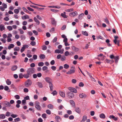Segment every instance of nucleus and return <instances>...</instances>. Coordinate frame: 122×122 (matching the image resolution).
<instances>
[{
  "label": "nucleus",
  "mask_w": 122,
  "mask_h": 122,
  "mask_svg": "<svg viewBox=\"0 0 122 122\" xmlns=\"http://www.w3.org/2000/svg\"><path fill=\"white\" fill-rule=\"evenodd\" d=\"M35 69L34 68H30L27 71V73L30 75L35 72Z\"/></svg>",
  "instance_id": "f257e3e1"
},
{
  "label": "nucleus",
  "mask_w": 122,
  "mask_h": 122,
  "mask_svg": "<svg viewBox=\"0 0 122 122\" xmlns=\"http://www.w3.org/2000/svg\"><path fill=\"white\" fill-rule=\"evenodd\" d=\"M32 83V81L29 79L27 80L25 83V85L26 87L30 86Z\"/></svg>",
  "instance_id": "f03ea898"
},
{
  "label": "nucleus",
  "mask_w": 122,
  "mask_h": 122,
  "mask_svg": "<svg viewBox=\"0 0 122 122\" xmlns=\"http://www.w3.org/2000/svg\"><path fill=\"white\" fill-rule=\"evenodd\" d=\"M78 15V13L76 11H75L72 12L70 13L69 14V16L72 17H73L77 16Z\"/></svg>",
  "instance_id": "7ed1b4c3"
},
{
  "label": "nucleus",
  "mask_w": 122,
  "mask_h": 122,
  "mask_svg": "<svg viewBox=\"0 0 122 122\" xmlns=\"http://www.w3.org/2000/svg\"><path fill=\"white\" fill-rule=\"evenodd\" d=\"M114 39L113 40V42L115 44H117L119 46L120 41L118 39V37L117 36H114Z\"/></svg>",
  "instance_id": "20e7f679"
},
{
  "label": "nucleus",
  "mask_w": 122,
  "mask_h": 122,
  "mask_svg": "<svg viewBox=\"0 0 122 122\" xmlns=\"http://www.w3.org/2000/svg\"><path fill=\"white\" fill-rule=\"evenodd\" d=\"M35 107L38 110H41V107L40 106V103L38 101H36L35 102Z\"/></svg>",
  "instance_id": "39448f33"
},
{
  "label": "nucleus",
  "mask_w": 122,
  "mask_h": 122,
  "mask_svg": "<svg viewBox=\"0 0 122 122\" xmlns=\"http://www.w3.org/2000/svg\"><path fill=\"white\" fill-rule=\"evenodd\" d=\"M68 97L70 98H72L74 97V94L71 92H68L67 93Z\"/></svg>",
  "instance_id": "423d86ee"
},
{
  "label": "nucleus",
  "mask_w": 122,
  "mask_h": 122,
  "mask_svg": "<svg viewBox=\"0 0 122 122\" xmlns=\"http://www.w3.org/2000/svg\"><path fill=\"white\" fill-rule=\"evenodd\" d=\"M79 97L81 98L84 99L87 97V96L86 94L82 93L79 94Z\"/></svg>",
  "instance_id": "0eeeda50"
},
{
  "label": "nucleus",
  "mask_w": 122,
  "mask_h": 122,
  "mask_svg": "<svg viewBox=\"0 0 122 122\" xmlns=\"http://www.w3.org/2000/svg\"><path fill=\"white\" fill-rule=\"evenodd\" d=\"M68 90L71 92L74 93L77 92V90L76 89L74 88L70 87L68 88Z\"/></svg>",
  "instance_id": "6e6552de"
},
{
  "label": "nucleus",
  "mask_w": 122,
  "mask_h": 122,
  "mask_svg": "<svg viewBox=\"0 0 122 122\" xmlns=\"http://www.w3.org/2000/svg\"><path fill=\"white\" fill-rule=\"evenodd\" d=\"M75 71L74 70L70 69L66 72V74L69 75H71L74 73Z\"/></svg>",
  "instance_id": "1a4fd4ad"
},
{
  "label": "nucleus",
  "mask_w": 122,
  "mask_h": 122,
  "mask_svg": "<svg viewBox=\"0 0 122 122\" xmlns=\"http://www.w3.org/2000/svg\"><path fill=\"white\" fill-rule=\"evenodd\" d=\"M64 51V50L63 49L60 50L56 49L55 51V52L58 54L60 53L62 54L63 53Z\"/></svg>",
  "instance_id": "9d476101"
},
{
  "label": "nucleus",
  "mask_w": 122,
  "mask_h": 122,
  "mask_svg": "<svg viewBox=\"0 0 122 122\" xmlns=\"http://www.w3.org/2000/svg\"><path fill=\"white\" fill-rule=\"evenodd\" d=\"M29 47V46L27 45H23L20 50V51L22 53L26 48H28Z\"/></svg>",
  "instance_id": "9b49d317"
},
{
  "label": "nucleus",
  "mask_w": 122,
  "mask_h": 122,
  "mask_svg": "<svg viewBox=\"0 0 122 122\" xmlns=\"http://www.w3.org/2000/svg\"><path fill=\"white\" fill-rule=\"evenodd\" d=\"M45 81L49 83L51 82L52 80L49 77H47L45 78Z\"/></svg>",
  "instance_id": "f8f14e48"
},
{
  "label": "nucleus",
  "mask_w": 122,
  "mask_h": 122,
  "mask_svg": "<svg viewBox=\"0 0 122 122\" xmlns=\"http://www.w3.org/2000/svg\"><path fill=\"white\" fill-rule=\"evenodd\" d=\"M109 118L111 119H112L115 121H116L117 120L118 118L117 117H115L113 115H110L109 117Z\"/></svg>",
  "instance_id": "ddd939ff"
},
{
  "label": "nucleus",
  "mask_w": 122,
  "mask_h": 122,
  "mask_svg": "<svg viewBox=\"0 0 122 122\" xmlns=\"http://www.w3.org/2000/svg\"><path fill=\"white\" fill-rule=\"evenodd\" d=\"M84 15V14L83 13H81L79 14L78 17V18L79 19L81 20Z\"/></svg>",
  "instance_id": "4468645a"
},
{
  "label": "nucleus",
  "mask_w": 122,
  "mask_h": 122,
  "mask_svg": "<svg viewBox=\"0 0 122 122\" xmlns=\"http://www.w3.org/2000/svg\"><path fill=\"white\" fill-rule=\"evenodd\" d=\"M61 36L62 38H64L63 41L64 42L67 41L68 39L65 35H62Z\"/></svg>",
  "instance_id": "2eb2a0df"
},
{
  "label": "nucleus",
  "mask_w": 122,
  "mask_h": 122,
  "mask_svg": "<svg viewBox=\"0 0 122 122\" xmlns=\"http://www.w3.org/2000/svg\"><path fill=\"white\" fill-rule=\"evenodd\" d=\"M72 50L75 52H78L79 50V48L75 47L74 46H72Z\"/></svg>",
  "instance_id": "dca6fc26"
},
{
  "label": "nucleus",
  "mask_w": 122,
  "mask_h": 122,
  "mask_svg": "<svg viewBox=\"0 0 122 122\" xmlns=\"http://www.w3.org/2000/svg\"><path fill=\"white\" fill-rule=\"evenodd\" d=\"M42 70L44 71H45L46 72H49V70L48 69V67L46 66H44L42 68Z\"/></svg>",
  "instance_id": "f3484780"
},
{
  "label": "nucleus",
  "mask_w": 122,
  "mask_h": 122,
  "mask_svg": "<svg viewBox=\"0 0 122 122\" xmlns=\"http://www.w3.org/2000/svg\"><path fill=\"white\" fill-rule=\"evenodd\" d=\"M22 19L23 20H26L27 19H29V16L27 15H25L21 17Z\"/></svg>",
  "instance_id": "a211bd4d"
},
{
  "label": "nucleus",
  "mask_w": 122,
  "mask_h": 122,
  "mask_svg": "<svg viewBox=\"0 0 122 122\" xmlns=\"http://www.w3.org/2000/svg\"><path fill=\"white\" fill-rule=\"evenodd\" d=\"M51 23L53 25H56V22L55 21L54 19L51 18Z\"/></svg>",
  "instance_id": "6ab92c4d"
},
{
  "label": "nucleus",
  "mask_w": 122,
  "mask_h": 122,
  "mask_svg": "<svg viewBox=\"0 0 122 122\" xmlns=\"http://www.w3.org/2000/svg\"><path fill=\"white\" fill-rule=\"evenodd\" d=\"M61 16L65 18H67V16L66 15V13L65 12H64L63 13H61Z\"/></svg>",
  "instance_id": "aec40b11"
},
{
  "label": "nucleus",
  "mask_w": 122,
  "mask_h": 122,
  "mask_svg": "<svg viewBox=\"0 0 122 122\" xmlns=\"http://www.w3.org/2000/svg\"><path fill=\"white\" fill-rule=\"evenodd\" d=\"M49 86L50 90L52 91L53 90V85L51 82L49 83Z\"/></svg>",
  "instance_id": "412c9836"
},
{
  "label": "nucleus",
  "mask_w": 122,
  "mask_h": 122,
  "mask_svg": "<svg viewBox=\"0 0 122 122\" xmlns=\"http://www.w3.org/2000/svg\"><path fill=\"white\" fill-rule=\"evenodd\" d=\"M5 27L4 25L2 24L0 25V30L3 31L5 30Z\"/></svg>",
  "instance_id": "4be33fe9"
},
{
  "label": "nucleus",
  "mask_w": 122,
  "mask_h": 122,
  "mask_svg": "<svg viewBox=\"0 0 122 122\" xmlns=\"http://www.w3.org/2000/svg\"><path fill=\"white\" fill-rule=\"evenodd\" d=\"M59 94L60 95L63 97H65V93L63 92L60 91L59 92Z\"/></svg>",
  "instance_id": "5701e85b"
},
{
  "label": "nucleus",
  "mask_w": 122,
  "mask_h": 122,
  "mask_svg": "<svg viewBox=\"0 0 122 122\" xmlns=\"http://www.w3.org/2000/svg\"><path fill=\"white\" fill-rule=\"evenodd\" d=\"M73 10L74 9L73 8H71L69 9H66L65 10L66 12H71L73 11Z\"/></svg>",
  "instance_id": "b1692460"
},
{
  "label": "nucleus",
  "mask_w": 122,
  "mask_h": 122,
  "mask_svg": "<svg viewBox=\"0 0 122 122\" xmlns=\"http://www.w3.org/2000/svg\"><path fill=\"white\" fill-rule=\"evenodd\" d=\"M17 68V66L16 65H15L12 67L11 68V70L12 71H15L16 70Z\"/></svg>",
  "instance_id": "393cba45"
},
{
  "label": "nucleus",
  "mask_w": 122,
  "mask_h": 122,
  "mask_svg": "<svg viewBox=\"0 0 122 122\" xmlns=\"http://www.w3.org/2000/svg\"><path fill=\"white\" fill-rule=\"evenodd\" d=\"M34 20L36 22V24L37 25H39L40 24V22L37 19L36 17H35L34 18Z\"/></svg>",
  "instance_id": "a878e982"
},
{
  "label": "nucleus",
  "mask_w": 122,
  "mask_h": 122,
  "mask_svg": "<svg viewBox=\"0 0 122 122\" xmlns=\"http://www.w3.org/2000/svg\"><path fill=\"white\" fill-rule=\"evenodd\" d=\"M76 111L78 113H80L81 112V110L79 107H76L75 109Z\"/></svg>",
  "instance_id": "bb28decb"
},
{
  "label": "nucleus",
  "mask_w": 122,
  "mask_h": 122,
  "mask_svg": "<svg viewBox=\"0 0 122 122\" xmlns=\"http://www.w3.org/2000/svg\"><path fill=\"white\" fill-rule=\"evenodd\" d=\"M14 46V45L13 44H10L8 46V48L9 50L11 48H13Z\"/></svg>",
  "instance_id": "cd10ccee"
},
{
  "label": "nucleus",
  "mask_w": 122,
  "mask_h": 122,
  "mask_svg": "<svg viewBox=\"0 0 122 122\" xmlns=\"http://www.w3.org/2000/svg\"><path fill=\"white\" fill-rule=\"evenodd\" d=\"M87 118V116L86 115L84 116L83 117V118L81 122H84L86 119Z\"/></svg>",
  "instance_id": "c85d7f7f"
},
{
  "label": "nucleus",
  "mask_w": 122,
  "mask_h": 122,
  "mask_svg": "<svg viewBox=\"0 0 122 122\" xmlns=\"http://www.w3.org/2000/svg\"><path fill=\"white\" fill-rule=\"evenodd\" d=\"M47 107L50 109H52L53 108V106L51 104H49L47 105Z\"/></svg>",
  "instance_id": "c756f323"
},
{
  "label": "nucleus",
  "mask_w": 122,
  "mask_h": 122,
  "mask_svg": "<svg viewBox=\"0 0 122 122\" xmlns=\"http://www.w3.org/2000/svg\"><path fill=\"white\" fill-rule=\"evenodd\" d=\"M70 103L71 104L73 107L75 105V104L74 102L72 100H71L70 101Z\"/></svg>",
  "instance_id": "7c9ffc66"
},
{
  "label": "nucleus",
  "mask_w": 122,
  "mask_h": 122,
  "mask_svg": "<svg viewBox=\"0 0 122 122\" xmlns=\"http://www.w3.org/2000/svg\"><path fill=\"white\" fill-rule=\"evenodd\" d=\"M99 117L101 118H105V115L103 113H101L99 115Z\"/></svg>",
  "instance_id": "2f4dec72"
},
{
  "label": "nucleus",
  "mask_w": 122,
  "mask_h": 122,
  "mask_svg": "<svg viewBox=\"0 0 122 122\" xmlns=\"http://www.w3.org/2000/svg\"><path fill=\"white\" fill-rule=\"evenodd\" d=\"M5 117V115L4 114H0V118L2 119H3Z\"/></svg>",
  "instance_id": "473e14b6"
},
{
  "label": "nucleus",
  "mask_w": 122,
  "mask_h": 122,
  "mask_svg": "<svg viewBox=\"0 0 122 122\" xmlns=\"http://www.w3.org/2000/svg\"><path fill=\"white\" fill-rule=\"evenodd\" d=\"M64 67L65 68L67 69L69 67V66L68 64H65L64 65Z\"/></svg>",
  "instance_id": "72a5a7b5"
},
{
  "label": "nucleus",
  "mask_w": 122,
  "mask_h": 122,
  "mask_svg": "<svg viewBox=\"0 0 122 122\" xmlns=\"http://www.w3.org/2000/svg\"><path fill=\"white\" fill-rule=\"evenodd\" d=\"M6 82L8 85H10L11 84V82L9 80L7 79L6 80Z\"/></svg>",
  "instance_id": "f704fd0d"
},
{
  "label": "nucleus",
  "mask_w": 122,
  "mask_h": 122,
  "mask_svg": "<svg viewBox=\"0 0 122 122\" xmlns=\"http://www.w3.org/2000/svg\"><path fill=\"white\" fill-rule=\"evenodd\" d=\"M7 28L9 31H11L13 30L12 26H8L7 27Z\"/></svg>",
  "instance_id": "c9c22d12"
},
{
  "label": "nucleus",
  "mask_w": 122,
  "mask_h": 122,
  "mask_svg": "<svg viewBox=\"0 0 122 122\" xmlns=\"http://www.w3.org/2000/svg\"><path fill=\"white\" fill-rule=\"evenodd\" d=\"M20 50V48L19 47L16 46L14 48V51H19Z\"/></svg>",
  "instance_id": "e433bc0d"
},
{
  "label": "nucleus",
  "mask_w": 122,
  "mask_h": 122,
  "mask_svg": "<svg viewBox=\"0 0 122 122\" xmlns=\"http://www.w3.org/2000/svg\"><path fill=\"white\" fill-rule=\"evenodd\" d=\"M61 60L62 61H64L66 60V57L64 56H62L61 57Z\"/></svg>",
  "instance_id": "4c0bfd02"
},
{
  "label": "nucleus",
  "mask_w": 122,
  "mask_h": 122,
  "mask_svg": "<svg viewBox=\"0 0 122 122\" xmlns=\"http://www.w3.org/2000/svg\"><path fill=\"white\" fill-rule=\"evenodd\" d=\"M65 55L66 56H68L70 55V53L68 51H66L65 53Z\"/></svg>",
  "instance_id": "58836bf2"
},
{
  "label": "nucleus",
  "mask_w": 122,
  "mask_h": 122,
  "mask_svg": "<svg viewBox=\"0 0 122 122\" xmlns=\"http://www.w3.org/2000/svg\"><path fill=\"white\" fill-rule=\"evenodd\" d=\"M44 65V63L43 62H40L38 64V65L39 66H42Z\"/></svg>",
  "instance_id": "ea45409f"
},
{
  "label": "nucleus",
  "mask_w": 122,
  "mask_h": 122,
  "mask_svg": "<svg viewBox=\"0 0 122 122\" xmlns=\"http://www.w3.org/2000/svg\"><path fill=\"white\" fill-rule=\"evenodd\" d=\"M30 75L27 73V74H25L24 75V77L25 78L27 79L29 77Z\"/></svg>",
  "instance_id": "a19ab883"
},
{
  "label": "nucleus",
  "mask_w": 122,
  "mask_h": 122,
  "mask_svg": "<svg viewBox=\"0 0 122 122\" xmlns=\"http://www.w3.org/2000/svg\"><path fill=\"white\" fill-rule=\"evenodd\" d=\"M14 12L15 13L18 14L19 12V11L18 9H16L14 10Z\"/></svg>",
  "instance_id": "79ce46f5"
},
{
  "label": "nucleus",
  "mask_w": 122,
  "mask_h": 122,
  "mask_svg": "<svg viewBox=\"0 0 122 122\" xmlns=\"http://www.w3.org/2000/svg\"><path fill=\"white\" fill-rule=\"evenodd\" d=\"M2 7L5 8H6L7 7V5L5 3H3L2 4Z\"/></svg>",
  "instance_id": "37998d69"
},
{
  "label": "nucleus",
  "mask_w": 122,
  "mask_h": 122,
  "mask_svg": "<svg viewBox=\"0 0 122 122\" xmlns=\"http://www.w3.org/2000/svg\"><path fill=\"white\" fill-rule=\"evenodd\" d=\"M82 34L83 35L86 36H87L88 35V33L86 31H82Z\"/></svg>",
  "instance_id": "c03bdc74"
},
{
  "label": "nucleus",
  "mask_w": 122,
  "mask_h": 122,
  "mask_svg": "<svg viewBox=\"0 0 122 122\" xmlns=\"http://www.w3.org/2000/svg\"><path fill=\"white\" fill-rule=\"evenodd\" d=\"M14 97L17 100L19 99L20 98V96L18 95H17L15 96Z\"/></svg>",
  "instance_id": "a18cd8bd"
},
{
  "label": "nucleus",
  "mask_w": 122,
  "mask_h": 122,
  "mask_svg": "<svg viewBox=\"0 0 122 122\" xmlns=\"http://www.w3.org/2000/svg\"><path fill=\"white\" fill-rule=\"evenodd\" d=\"M114 59L115 60V62L117 63V62L119 60L118 56H117L115 57Z\"/></svg>",
  "instance_id": "49530a36"
},
{
  "label": "nucleus",
  "mask_w": 122,
  "mask_h": 122,
  "mask_svg": "<svg viewBox=\"0 0 122 122\" xmlns=\"http://www.w3.org/2000/svg\"><path fill=\"white\" fill-rule=\"evenodd\" d=\"M51 94H52L53 96H54L57 94V92L56 91H54L51 93Z\"/></svg>",
  "instance_id": "de8ad7c7"
},
{
  "label": "nucleus",
  "mask_w": 122,
  "mask_h": 122,
  "mask_svg": "<svg viewBox=\"0 0 122 122\" xmlns=\"http://www.w3.org/2000/svg\"><path fill=\"white\" fill-rule=\"evenodd\" d=\"M40 57L41 59H43L45 58V56L44 54H41L40 55Z\"/></svg>",
  "instance_id": "09e8293b"
},
{
  "label": "nucleus",
  "mask_w": 122,
  "mask_h": 122,
  "mask_svg": "<svg viewBox=\"0 0 122 122\" xmlns=\"http://www.w3.org/2000/svg\"><path fill=\"white\" fill-rule=\"evenodd\" d=\"M5 104L6 105L7 107H10L11 106L10 103L8 102H5Z\"/></svg>",
  "instance_id": "8fccbe9b"
},
{
  "label": "nucleus",
  "mask_w": 122,
  "mask_h": 122,
  "mask_svg": "<svg viewBox=\"0 0 122 122\" xmlns=\"http://www.w3.org/2000/svg\"><path fill=\"white\" fill-rule=\"evenodd\" d=\"M37 84L40 87H42V86L41 83L38 82H37Z\"/></svg>",
  "instance_id": "3c124183"
},
{
  "label": "nucleus",
  "mask_w": 122,
  "mask_h": 122,
  "mask_svg": "<svg viewBox=\"0 0 122 122\" xmlns=\"http://www.w3.org/2000/svg\"><path fill=\"white\" fill-rule=\"evenodd\" d=\"M11 117L13 118H15L18 116V115L16 114H12L11 115Z\"/></svg>",
  "instance_id": "603ef678"
},
{
  "label": "nucleus",
  "mask_w": 122,
  "mask_h": 122,
  "mask_svg": "<svg viewBox=\"0 0 122 122\" xmlns=\"http://www.w3.org/2000/svg\"><path fill=\"white\" fill-rule=\"evenodd\" d=\"M27 9L31 11H34V10L33 9L29 7H28Z\"/></svg>",
  "instance_id": "864d4df0"
},
{
  "label": "nucleus",
  "mask_w": 122,
  "mask_h": 122,
  "mask_svg": "<svg viewBox=\"0 0 122 122\" xmlns=\"http://www.w3.org/2000/svg\"><path fill=\"white\" fill-rule=\"evenodd\" d=\"M98 56H102V57L103 58V59H101V60H104V57H105L104 56H103V55L102 54H100L98 55Z\"/></svg>",
  "instance_id": "5fc2aeb1"
},
{
  "label": "nucleus",
  "mask_w": 122,
  "mask_h": 122,
  "mask_svg": "<svg viewBox=\"0 0 122 122\" xmlns=\"http://www.w3.org/2000/svg\"><path fill=\"white\" fill-rule=\"evenodd\" d=\"M76 80L75 79H73L71 80V82L73 84L76 83Z\"/></svg>",
  "instance_id": "6e6d98bb"
},
{
  "label": "nucleus",
  "mask_w": 122,
  "mask_h": 122,
  "mask_svg": "<svg viewBox=\"0 0 122 122\" xmlns=\"http://www.w3.org/2000/svg\"><path fill=\"white\" fill-rule=\"evenodd\" d=\"M47 47L45 45L43 46H42V49L43 50H46L47 49Z\"/></svg>",
  "instance_id": "4d7b16f0"
},
{
  "label": "nucleus",
  "mask_w": 122,
  "mask_h": 122,
  "mask_svg": "<svg viewBox=\"0 0 122 122\" xmlns=\"http://www.w3.org/2000/svg\"><path fill=\"white\" fill-rule=\"evenodd\" d=\"M4 20L6 21H8L9 20V18L8 16H6L4 18Z\"/></svg>",
  "instance_id": "13d9d810"
},
{
  "label": "nucleus",
  "mask_w": 122,
  "mask_h": 122,
  "mask_svg": "<svg viewBox=\"0 0 122 122\" xmlns=\"http://www.w3.org/2000/svg\"><path fill=\"white\" fill-rule=\"evenodd\" d=\"M46 113L50 115L51 114V112L48 109L46 110Z\"/></svg>",
  "instance_id": "bf43d9fd"
},
{
  "label": "nucleus",
  "mask_w": 122,
  "mask_h": 122,
  "mask_svg": "<svg viewBox=\"0 0 122 122\" xmlns=\"http://www.w3.org/2000/svg\"><path fill=\"white\" fill-rule=\"evenodd\" d=\"M27 22L26 21H24L23 22L22 24L23 25H25L27 24Z\"/></svg>",
  "instance_id": "052dcab7"
},
{
  "label": "nucleus",
  "mask_w": 122,
  "mask_h": 122,
  "mask_svg": "<svg viewBox=\"0 0 122 122\" xmlns=\"http://www.w3.org/2000/svg\"><path fill=\"white\" fill-rule=\"evenodd\" d=\"M67 113L69 115L72 114L71 111L70 110H67Z\"/></svg>",
  "instance_id": "680f3d73"
},
{
  "label": "nucleus",
  "mask_w": 122,
  "mask_h": 122,
  "mask_svg": "<svg viewBox=\"0 0 122 122\" xmlns=\"http://www.w3.org/2000/svg\"><path fill=\"white\" fill-rule=\"evenodd\" d=\"M30 44L32 46H34L36 45V42L34 41H32L31 42Z\"/></svg>",
  "instance_id": "e2e57ef3"
},
{
  "label": "nucleus",
  "mask_w": 122,
  "mask_h": 122,
  "mask_svg": "<svg viewBox=\"0 0 122 122\" xmlns=\"http://www.w3.org/2000/svg\"><path fill=\"white\" fill-rule=\"evenodd\" d=\"M35 64L34 63H32L30 64V66L31 67H34L35 66Z\"/></svg>",
  "instance_id": "0e129e2a"
},
{
  "label": "nucleus",
  "mask_w": 122,
  "mask_h": 122,
  "mask_svg": "<svg viewBox=\"0 0 122 122\" xmlns=\"http://www.w3.org/2000/svg\"><path fill=\"white\" fill-rule=\"evenodd\" d=\"M79 86L80 87H83L84 84L82 82H81L79 83Z\"/></svg>",
  "instance_id": "69168bd1"
},
{
  "label": "nucleus",
  "mask_w": 122,
  "mask_h": 122,
  "mask_svg": "<svg viewBox=\"0 0 122 122\" xmlns=\"http://www.w3.org/2000/svg\"><path fill=\"white\" fill-rule=\"evenodd\" d=\"M14 121L15 122H18L20 121V119L19 118H17L14 119Z\"/></svg>",
  "instance_id": "338daca9"
},
{
  "label": "nucleus",
  "mask_w": 122,
  "mask_h": 122,
  "mask_svg": "<svg viewBox=\"0 0 122 122\" xmlns=\"http://www.w3.org/2000/svg\"><path fill=\"white\" fill-rule=\"evenodd\" d=\"M61 54H58L57 56V59H59L60 58H61Z\"/></svg>",
  "instance_id": "774afa93"
}]
</instances>
